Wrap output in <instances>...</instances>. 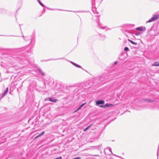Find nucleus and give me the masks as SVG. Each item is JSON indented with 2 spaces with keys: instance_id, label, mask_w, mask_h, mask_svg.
<instances>
[{
  "instance_id": "12",
  "label": "nucleus",
  "mask_w": 159,
  "mask_h": 159,
  "mask_svg": "<svg viewBox=\"0 0 159 159\" xmlns=\"http://www.w3.org/2000/svg\"><path fill=\"white\" fill-rule=\"evenodd\" d=\"M38 2L39 4L43 7H44L45 6L40 1H39Z\"/></svg>"
},
{
  "instance_id": "3",
  "label": "nucleus",
  "mask_w": 159,
  "mask_h": 159,
  "mask_svg": "<svg viewBox=\"0 0 159 159\" xmlns=\"http://www.w3.org/2000/svg\"><path fill=\"white\" fill-rule=\"evenodd\" d=\"M104 101L103 100H98L96 102L97 105H98L100 104H103L104 103Z\"/></svg>"
},
{
  "instance_id": "18",
  "label": "nucleus",
  "mask_w": 159,
  "mask_h": 159,
  "mask_svg": "<svg viewBox=\"0 0 159 159\" xmlns=\"http://www.w3.org/2000/svg\"><path fill=\"white\" fill-rule=\"evenodd\" d=\"M80 157H77L74 158L73 159H80Z\"/></svg>"
},
{
  "instance_id": "24",
  "label": "nucleus",
  "mask_w": 159,
  "mask_h": 159,
  "mask_svg": "<svg viewBox=\"0 0 159 159\" xmlns=\"http://www.w3.org/2000/svg\"><path fill=\"white\" fill-rule=\"evenodd\" d=\"M78 111V110H77H77H76L75 111V112H77V111Z\"/></svg>"
},
{
  "instance_id": "5",
  "label": "nucleus",
  "mask_w": 159,
  "mask_h": 159,
  "mask_svg": "<svg viewBox=\"0 0 159 159\" xmlns=\"http://www.w3.org/2000/svg\"><path fill=\"white\" fill-rule=\"evenodd\" d=\"M48 99L49 101L54 102H56L57 101L56 99L52 98H49Z\"/></svg>"
},
{
  "instance_id": "8",
  "label": "nucleus",
  "mask_w": 159,
  "mask_h": 159,
  "mask_svg": "<svg viewBox=\"0 0 159 159\" xmlns=\"http://www.w3.org/2000/svg\"><path fill=\"white\" fill-rule=\"evenodd\" d=\"M44 132H42L40 134H39V135H38L37 136H36L35 137V138L36 139L37 138H38L39 137L41 136V135H43L44 134Z\"/></svg>"
},
{
  "instance_id": "14",
  "label": "nucleus",
  "mask_w": 159,
  "mask_h": 159,
  "mask_svg": "<svg viewBox=\"0 0 159 159\" xmlns=\"http://www.w3.org/2000/svg\"><path fill=\"white\" fill-rule=\"evenodd\" d=\"M39 72H40V73H41V74H42V75H44V74H43V72H42V71H41V70H39Z\"/></svg>"
},
{
  "instance_id": "21",
  "label": "nucleus",
  "mask_w": 159,
  "mask_h": 159,
  "mask_svg": "<svg viewBox=\"0 0 159 159\" xmlns=\"http://www.w3.org/2000/svg\"><path fill=\"white\" fill-rule=\"evenodd\" d=\"M109 150L110 152H111V148H109Z\"/></svg>"
},
{
  "instance_id": "9",
  "label": "nucleus",
  "mask_w": 159,
  "mask_h": 159,
  "mask_svg": "<svg viewBox=\"0 0 159 159\" xmlns=\"http://www.w3.org/2000/svg\"><path fill=\"white\" fill-rule=\"evenodd\" d=\"M129 41L132 44L134 45H136L137 44V43L132 41V40H131L130 39H129Z\"/></svg>"
},
{
  "instance_id": "10",
  "label": "nucleus",
  "mask_w": 159,
  "mask_h": 159,
  "mask_svg": "<svg viewBox=\"0 0 159 159\" xmlns=\"http://www.w3.org/2000/svg\"><path fill=\"white\" fill-rule=\"evenodd\" d=\"M7 92L5 91L3 94L2 95V98H3L4 96H5L7 94Z\"/></svg>"
},
{
  "instance_id": "6",
  "label": "nucleus",
  "mask_w": 159,
  "mask_h": 159,
  "mask_svg": "<svg viewBox=\"0 0 159 159\" xmlns=\"http://www.w3.org/2000/svg\"><path fill=\"white\" fill-rule=\"evenodd\" d=\"M70 62L73 65H74V66H75L77 67H78V68H81L82 67H81V66H80V65H79L77 64H76V63L72 62V61H71Z\"/></svg>"
},
{
  "instance_id": "1",
  "label": "nucleus",
  "mask_w": 159,
  "mask_h": 159,
  "mask_svg": "<svg viewBox=\"0 0 159 159\" xmlns=\"http://www.w3.org/2000/svg\"><path fill=\"white\" fill-rule=\"evenodd\" d=\"M158 19H159V14L153 15L152 17L146 22V23H150L156 21Z\"/></svg>"
},
{
  "instance_id": "15",
  "label": "nucleus",
  "mask_w": 159,
  "mask_h": 159,
  "mask_svg": "<svg viewBox=\"0 0 159 159\" xmlns=\"http://www.w3.org/2000/svg\"><path fill=\"white\" fill-rule=\"evenodd\" d=\"M85 103H83L81 104V105L80 107V108H81L84 104Z\"/></svg>"
},
{
  "instance_id": "4",
  "label": "nucleus",
  "mask_w": 159,
  "mask_h": 159,
  "mask_svg": "<svg viewBox=\"0 0 159 159\" xmlns=\"http://www.w3.org/2000/svg\"><path fill=\"white\" fill-rule=\"evenodd\" d=\"M113 106V105L111 104H106L104 105L103 106H102V107H111Z\"/></svg>"
},
{
  "instance_id": "19",
  "label": "nucleus",
  "mask_w": 159,
  "mask_h": 159,
  "mask_svg": "<svg viewBox=\"0 0 159 159\" xmlns=\"http://www.w3.org/2000/svg\"><path fill=\"white\" fill-rule=\"evenodd\" d=\"M6 92H8V88H7L6 89V90H5Z\"/></svg>"
},
{
  "instance_id": "20",
  "label": "nucleus",
  "mask_w": 159,
  "mask_h": 159,
  "mask_svg": "<svg viewBox=\"0 0 159 159\" xmlns=\"http://www.w3.org/2000/svg\"><path fill=\"white\" fill-rule=\"evenodd\" d=\"M117 61H116V62H115L114 64L115 65H116V64H117Z\"/></svg>"
},
{
  "instance_id": "11",
  "label": "nucleus",
  "mask_w": 159,
  "mask_h": 159,
  "mask_svg": "<svg viewBox=\"0 0 159 159\" xmlns=\"http://www.w3.org/2000/svg\"><path fill=\"white\" fill-rule=\"evenodd\" d=\"M90 126H91V125L88 126V127H86V128H85L84 129V131H86V130H87L89 129V128L90 127Z\"/></svg>"
},
{
  "instance_id": "23",
  "label": "nucleus",
  "mask_w": 159,
  "mask_h": 159,
  "mask_svg": "<svg viewBox=\"0 0 159 159\" xmlns=\"http://www.w3.org/2000/svg\"><path fill=\"white\" fill-rule=\"evenodd\" d=\"M81 108L80 107H79V108L77 109V110H79Z\"/></svg>"
},
{
  "instance_id": "7",
  "label": "nucleus",
  "mask_w": 159,
  "mask_h": 159,
  "mask_svg": "<svg viewBox=\"0 0 159 159\" xmlns=\"http://www.w3.org/2000/svg\"><path fill=\"white\" fill-rule=\"evenodd\" d=\"M152 66H159V62H155L152 65Z\"/></svg>"
},
{
  "instance_id": "25",
  "label": "nucleus",
  "mask_w": 159,
  "mask_h": 159,
  "mask_svg": "<svg viewBox=\"0 0 159 159\" xmlns=\"http://www.w3.org/2000/svg\"><path fill=\"white\" fill-rule=\"evenodd\" d=\"M37 0L38 1V2L39 1H40V0Z\"/></svg>"
},
{
  "instance_id": "2",
  "label": "nucleus",
  "mask_w": 159,
  "mask_h": 159,
  "mask_svg": "<svg viewBox=\"0 0 159 159\" xmlns=\"http://www.w3.org/2000/svg\"><path fill=\"white\" fill-rule=\"evenodd\" d=\"M136 30L138 31H145L146 30V28L145 27L141 26L137 28Z\"/></svg>"
},
{
  "instance_id": "22",
  "label": "nucleus",
  "mask_w": 159,
  "mask_h": 159,
  "mask_svg": "<svg viewBox=\"0 0 159 159\" xmlns=\"http://www.w3.org/2000/svg\"><path fill=\"white\" fill-rule=\"evenodd\" d=\"M148 101H149V102H152V101H151L150 100H148Z\"/></svg>"
},
{
  "instance_id": "17",
  "label": "nucleus",
  "mask_w": 159,
  "mask_h": 159,
  "mask_svg": "<svg viewBox=\"0 0 159 159\" xmlns=\"http://www.w3.org/2000/svg\"><path fill=\"white\" fill-rule=\"evenodd\" d=\"M135 35L137 36L139 35L140 34V33H137L135 34Z\"/></svg>"
},
{
  "instance_id": "13",
  "label": "nucleus",
  "mask_w": 159,
  "mask_h": 159,
  "mask_svg": "<svg viewBox=\"0 0 159 159\" xmlns=\"http://www.w3.org/2000/svg\"><path fill=\"white\" fill-rule=\"evenodd\" d=\"M124 50L125 51H128L129 50V49L128 48L126 47L124 48Z\"/></svg>"
},
{
  "instance_id": "16",
  "label": "nucleus",
  "mask_w": 159,
  "mask_h": 159,
  "mask_svg": "<svg viewBox=\"0 0 159 159\" xmlns=\"http://www.w3.org/2000/svg\"><path fill=\"white\" fill-rule=\"evenodd\" d=\"M85 103H83L81 104V105L80 107V108H81L84 104Z\"/></svg>"
}]
</instances>
